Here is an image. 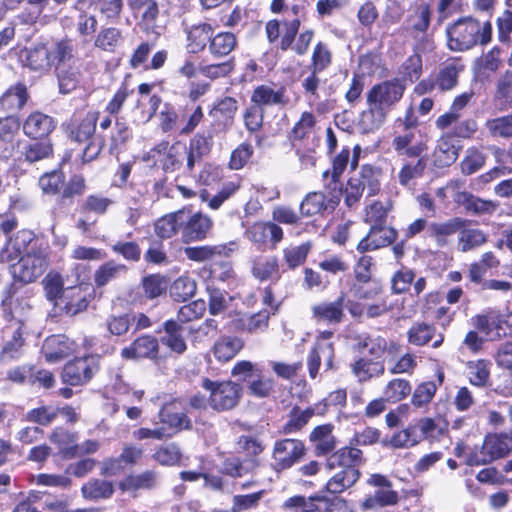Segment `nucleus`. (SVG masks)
<instances>
[{
	"label": "nucleus",
	"mask_w": 512,
	"mask_h": 512,
	"mask_svg": "<svg viewBox=\"0 0 512 512\" xmlns=\"http://www.w3.org/2000/svg\"><path fill=\"white\" fill-rule=\"evenodd\" d=\"M368 108L360 114L359 126L365 133L378 130L386 121L388 111L374 102H367Z\"/></svg>",
	"instance_id": "43"
},
{
	"label": "nucleus",
	"mask_w": 512,
	"mask_h": 512,
	"mask_svg": "<svg viewBox=\"0 0 512 512\" xmlns=\"http://www.w3.org/2000/svg\"><path fill=\"white\" fill-rule=\"evenodd\" d=\"M32 246H36L32 232L23 230L11 237L0 252V261L2 263L12 264L19 260Z\"/></svg>",
	"instance_id": "17"
},
{
	"label": "nucleus",
	"mask_w": 512,
	"mask_h": 512,
	"mask_svg": "<svg viewBox=\"0 0 512 512\" xmlns=\"http://www.w3.org/2000/svg\"><path fill=\"white\" fill-rule=\"evenodd\" d=\"M184 220L185 210H178L165 215L156 221L155 233L163 239L171 238L179 231L182 233V223Z\"/></svg>",
	"instance_id": "46"
},
{
	"label": "nucleus",
	"mask_w": 512,
	"mask_h": 512,
	"mask_svg": "<svg viewBox=\"0 0 512 512\" xmlns=\"http://www.w3.org/2000/svg\"><path fill=\"white\" fill-rule=\"evenodd\" d=\"M164 335L160 342L172 352L181 355L187 350V344L183 336V326L175 320H167L163 323Z\"/></svg>",
	"instance_id": "35"
},
{
	"label": "nucleus",
	"mask_w": 512,
	"mask_h": 512,
	"mask_svg": "<svg viewBox=\"0 0 512 512\" xmlns=\"http://www.w3.org/2000/svg\"><path fill=\"white\" fill-rule=\"evenodd\" d=\"M313 417V412L302 410L295 406L288 414L286 423L281 428V433L285 435L294 434L301 431Z\"/></svg>",
	"instance_id": "60"
},
{
	"label": "nucleus",
	"mask_w": 512,
	"mask_h": 512,
	"mask_svg": "<svg viewBox=\"0 0 512 512\" xmlns=\"http://www.w3.org/2000/svg\"><path fill=\"white\" fill-rule=\"evenodd\" d=\"M364 462L363 453L356 447L345 446L331 453L326 459V468L333 470L341 469H359Z\"/></svg>",
	"instance_id": "23"
},
{
	"label": "nucleus",
	"mask_w": 512,
	"mask_h": 512,
	"mask_svg": "<svg viewBox=\"0 0 512 512\" xmlns=\"http://www.w3.org/2000/svg\"><path fill=\"white\" fill-rule=\"evenodd\" d=\"M213 146V135L208 132L197 133L189 141V146L186 147L187 163L186 169L189 173L194 170L197 163H200L202 158L208 155Z\"/></svg>",
	"instance_id": "24"
},
{
	"label": "nucleus",
	"mask_w": 512,
	"mask_h": 512,
	"mask_svg": "<svg viewBox=\"0 0 512 512\" xmlns=\"http://www.w3.org/2000/svg\"><path fill=\"white\" fill-rule=\"evenodd\" d=\"M128 268L126 265L118 263L114 260H109L96 269L94 272V283L96 287H104L111 281L126 275Z\"/></svg>",
	"instance_id": "47"
},
{
	"label": "nucleus",
	"mask_w": 512,
	"mask_h": 512,
	"mask_svg": "<svg viewBox=\"0 0 512 512\" xmlns=\"http://www.w3.org/2000/svg\"><path fill=\"white\" fill-rule=\"evenodd\" d=\"M159 341L160 340L153 335H141L129 346L121 350V356L125 359H158L160 351Z\"/></svg>",
	"instance_id": "15"
},
{
	"label": "nucleus",
	"mask_w": 512,
	"mask_h": 512,
	"mask_svg": "<svg viewBox=\"0 0 512 512\" xmlns=\"http://www.w3.org/2000/svg\"><path fill=\"white\" fill-rule=\"evenodd\" d=\"M246 237L260 250L265 249L268 243L271 249H275L283 240L284 231L272 221L255 222L247 229Z\"/></svg>",
	"instance_id": "13"
},
{
	"label": "nucleus",
	"mask_w": 512,
	"mask_h": 512,
	"mask_svg": "<svg viewBox=\"0 0 512 512\" xmlns=\"http://www.w3.org/2000/svg\"><path fill=\"white\" fill-rule=\"evenodd\" d=\"M512 451V429L509 432L488 434L481 447L470 449L466 456L469 466L486 465L496 459L503 458Z\"/></svg>",
	"instance_id": "3"
},
{
	"label": "nucleus",
	"mask_w": 512,
	"mask_h": 512,
	"mask_svg": "<svg viewBox=\"0 0 512 512\" xmlns=\"http://www.w3.org/2000/svg\"><path fill=\"white\" fill-rule=\"evenodd\" d=\"M324 361L325 370H334V346L332 342L315 343L308 357V370L311 378H316L321 361Z\"/></svg>",
	"instance_id": "25"
},
{
	"label": "nucleus",
	"mask_w": 512,
	"mask_h": 512,
	"mask_svg": "<svg viewBox=\"0 0 512 512\" xmlns=\"http://www.w3.org/2000/svg\"><path fill=\"white\" fill-rule=\"evenodd\" d=\"M251 274L260 282L277 281L281 277L279 260L274 255H257L251 261Z\"/></svg>",
	"instance_id": "20"
},
{
	"label": "nucleus",
	"mask_w": 512,
	"mask_h": 512,
	"mask_svg": "<svg viewBox=\"0 0 512 512\" xmlns=\"http://www.w3.org/2000/svg\"><path fill=\"white\" fill-rule=\"evenodd\" d=\"M408 342L415 346H424L435 338L433 348H439L444 342V335L436 333V327L425 322H415L407 331Z\"/></svg>",
	"instance_id": "26"
},
{
	"label": "nucleus",
	"mask_w": 512,
	"mask_h": 512,
	"mask_svg": "<svg viewBox=\"0 0 512 512\" xmlns=\"http://www.w3.org/2000/svg\"><path fill=\"white\" fill-rule=\"evenodd\" d=\"M201 387L210 393L209 406L217 411H229L235 408L242 396V387L231 380L213 381L209 378L201 379Z\"/></svg>",
	"instance_id": "4"
},
{
	"label": "nucleus",
	"mask_w": 512,
	"mask_h": 512,
	"mask_svg": "<svg viewBox=\"0 0 512 512\" xmlns=\"http://www.w3.org/2000/svg\"><path fill=\"white\" fill-rule=\"evenodd\" d=\"M156 150L159 153L166 151L164 157L160 160L162 169L165 172H174L179 170L184 159H187L186 147L180 143H175L169 146L168 142H162L156 147Z\"/></svg>",
	"instance_id": "36"
},
{
	"label": "nucleus",
	"mask_w": 512,
	"mask_h": 512,
	"mask_svg": "<svg viewBox=\"0 0 512 512\" xmlns=\"http://www.w3.org/2000/svg\"><path fill=\"white\" fill-rule=\"evenodd\" d=\"M398 231L388 225L370 226L368 233L356 246L360 254L379 250L388 247L396 242Z\"/></svg>",
	"instance_id": "12"
},
{
	"label": "nucleus",
	"mask_w": 512,
	"mask_h": 512,
	"mask_svg": "<svg viewBox=\"0 0 512 512\" xmlns=\"http://www.w3.org/2000/svg\"><path fill=\"white\" fill-rule=\"evenodd\" d=\"M130 8L140 13L141 23L146 30L154 31L160 14L158 0H129Z\"/></svg>",
	"instance_id": "41"
},
{
	"label": "nucleus",
	"mask_w": 512,
	"mask_h": 512,
	"mask_svg": "<svg viewBox=\"0 0 512 512\" xmlns=\"http://www.w3.org/2000/svg\"><path fill=\"white\" fill-rule=\"evenodd\" d=\"M98 118L99 112L89 111L84 115H73L70 121L65 124V131L71 141L86 143L81 154L83 164L95 160L104 146L102 140L94 137Z\"/></svg>",
	"instance_id": "2"
},
{
	"label": "nucleus",
	"mask_w": 512,
	"mask_h": 512,
	"mask_svg": "<svg viewBox=\"0 0 512 512\" xmlns=\"http://www.w3.org/2000/svg\"><path fill=\"white\" fill-rule=\"evenodd\" d=\"M359 469H341L326 483V491L332 494H340L352 487L360 478Z\"/></svg>",
	"instance_id": "48"
},
{
	"label": "nucleus",
	"mask_w": 512,
	"mask_h": 512,
	"mask_svg": "<svg viewBox=\"0 0 512 512\" xmlns=\"http://www.w3.org/2000/svg\"><path fill=\"white\" fill-rule=\"evenodd\" d=\"M238 109L237 99L226 96L214 104L210 115L215 118H222L220 126H222L223 131H227L232 127Z\"/></svg>",
	"instance_id": "42"
},
{
	"label": "nucleus",
	"mask_w": 512,
	"mask_h": 512,
	"mask_svg": "<svg viewBox=\"0 0 512 512\" xmlns=\"http://www.w3.org/2000/svg\"><path fill=\"white\" fill-rule=\"evenodd\" d=\"M325 498L326 496L321 493L308 498L297 495L288 498L284 503V507L296 509L297 512H323Z\"/></svg>",
	"instance_id": "50"
},
{
	"label": "nucleus",
	"mask_w": 512,
	"mask_h": 512,
	"mask_svg": "<svg viewBox=\"0 0 512 512\" xmlns=\"http://www.w3.org/2000/svg\"><path fill=\"white\" fill-rule=\"evenodd\" d=\"M123 40L122 32L116 27L101 28L94 39V46L106 52H114Z\"/></svg>",
	"instance_id": "56"
},
{
	"label": "nucleus",
	"mask_w": 512,
	"mask_h": 512,
	"mask_svg": "<svg viewBox=\"0 0 512 512\" xmlns=\"http://www.w3.org/2000/svg\"><path fill=\"white\" fill-rule=\"evenodd\" d=\"M92 296L93 291L87 285L68 287L56 302V306L66 315L75 316L88 308Z\"/></svg>",
	"instance_id": "11"
},
{
	"label": "nucleus",
	"mask_w": 512,
	"mask_h": 512,
	"mask_svg": "<svg viewBox=\"0 0 512 512\" xmlns=\"http://www.w3.org/2000/svg\"><path fill=\"white\" fill-rule=\"evenodd\" d=\"M406 86L400 79L386 80L374 85L366 95L367 102H374L388 112L398 103L405 92Z\"/></svg>",
	"instance_id": "10"
},
{
	"label": "nucleus",
	"mask_w": 512,
	"mask_h": 512,
	"mask_svg": "<svg viewBox=\"0 0 512 512\" xmlns=\"http://www.w3.org/2000/svg\"><path fill=\"white\" fill-rule=\"evenodd\" d=\"M367 483L377 489L361 502L360 507L363 511L373 510L377 507L394 506L399 502L398 492L393 489L392 482L386 476L372 474Z\"/></svg>",
	"instance_id": "8"
},
{
	"label": "nucleus",
	"mask_w": 512,
	"mask_h": 512,
	"mask_svg": "<svg viewBox=\"0 0 512 512\" xmlns=\"http://www.w3.org/2000/svg\"><path fill=\"white\" fill-rule=\"evenodd\" d=\"M355 348L359 352H367L372 359H379L388 351L389 353L397 352V345L392 343L388 346L386 339L382 336L361 335L357 337Z\"/></svg>",
	"instance_id": "30"
},
{
	"label": "nucleus",
	"mask_w": 512,
	"mask_h": 512,
	"mask_svg": "<svg viewBox=\"0 0 512 512\" xmlns=\"http://www.w3.org/2000/svg\"><path fill=\"white\" fill-rule=\"evenodd\" d=\"M380 174V169L373 165L365 164L360 168L359 172L351 176V178H356L360 181L361 186L365 190L367 189L368 196H374L380 189Z\"/></svg>",
	"instance_id": "58"
},
{
	"label": "nucleus",
	"mask_w": 512,
	"mask_h": 512,
	"mask_svg": "<svg viewBox=\"0 0 512 512\" xmlns=\"http://www.w3.org/2000/svg\"><path fill=\"white\" fill-rule=\"evenodd\" d=\"M159 475L154 470H146L139 474L126 476L119 482L122 492L134 493L139 490H151L158 485Z\"/></svg>",
	"instance_id": "31"
},
{
	"label": "nucleus",
	"mask_w": 512,
	"mask_h": 512,
	"mask_svg": "<svg viewBox=\"0 0 512 512\" xmlns=\"http://www.w3.org/2000/svg\"><path fill=\"white\" fill-rule=\"evenodd\" d=\"M306 453L303 441L294 438H284L274 443L272 450L273 469L277 472L291 468L298 463Z\"/></svg>",
	"instance_id": "9"
},
{
	"label": "nucleus",
	"mask_w": 512,
	"mask_h": 512,
	"mask_svg": "<svg viewBox=\"0 0 512 512\" xmlns=\"http://www.w3.org/2000/svg\"><path fill=\"white\" fill-rule=\"evenodd\" d=\"M49 440L58 446L60 452L67 458H70V449L76 445L78 440L77 433L70 432L63 427H56L49 435Z\"/></svg>",
	"instance_id": "63"
},
{
	"label": "nucleus",
	"mask_w": 512,
	"mask_h": 512,
	"mask_svg": "<svg viewBox=\"0 0 512 512\" xmlns=\"http://www.w3.org/2000/svg\"><path fill=\"white\" fill-rule=\"evenodd\" d=\"M244 340L238 336L222 335L213 344L211 349L217 361L226 363L231 361L244 348Z\"/></svg>",
	"instance_id": "29"
},
{
	"label": "nucleus",
	"mask_w": 512,
	"mask_h": 512,
	"mask_svg": "<svg viewBox=\"0 0 512 512\" xmlns=\"http://www.w3.org/2000/svg\"><path fill=\"white\" fill-rule=\"evenodd\" d=\"M249 395L256 398H268L275 392V381L264 374V369L247 385Z\"/></svg>",
	"instance_id": "61"
},
{
	"label": "nucleus",
	"mask_w": 512,
	"mask_h": 512,
	"mask_svg": "<svg viewBox=\"0 0 512 512\" xmlns=\"http://www.w3.org/2000/svg\"><path fill=\"white\" fill-rule=\"evenodd\" d=\"M290 102L287 88L284 85L262 84L254 88L251 103L264 110L265 107H286Z\"/></svg>",
	"instance_id": "14"
},
{
	"label": "nucleus",
	"mask_w": 512,
	"mask_h": 512,
	"mask_svg": "<svg viewBox=\"0 0 512 512\" xmlns=\"http://www.w3.org/2000/svg\"><path fill=\"white\" fill-rule=\"evenodd\" d=\"M473 96L474 92L472 90L457 95L453 99L449 110L436 119V128L445 130L451 127L453 123H457L462 116V110L469 104Z\"/></svg>",
	"instance_id": "32"
},
{
	"label": "nucleus",
	"mask_w": 512,
	"mask_h": 512,
	"mask_svg": "<svg viewBox=\"0 0 512 512\" xmlns=\"http://www.w3.org/2000/svg\"><path fill=\"white\" fill-rule=\"evenodd\" d=\"M237 37L232 32H219L212 35L208 46L210 54L215 58L228 56L237 46Z\"/></svg>",
	"instance_id": "52"
},
{
	"label": "nucleus",
	"mask_w": 512,
	"mask_h": 512,
	"mask_svg": "<svg viewBox=\"0 0 512 512\" xmlns=\"http://www.w3.org/2000/svg\"><path fill=\"white\" fill-rule=\"evenodd\" d=\"M74 352V342L65 335H51L42 345L41 353L48 363H57Z\"/></svg>",
	"instance_id": "19"
},
{
	"label": "nucleus",
	"mask_w": 512,
	"mask_h": 512,
	"mask_svg": "<svg viewBox=\"0 0 512 512\" xmlns=\"http://www.w3.org/2000/svg\"><path fill=\"white\" fill-rule=\"evenodd\" d=\"M460 147L453 143L452 135L444 134L437 141L433 152V161L437 167H448L456 161Z\"/></svg>",
	"instance_id": "38"
},
{
	"label": "nucleus",
	"mask_w": 512,
	"mask_h": 512,
	"mask_svg": "<svg viewBox=\"0 0 512 512\" xmlns=\"http://www.w3.org/2000/svg\"><path fill=\"white\" fill-rule=\"evenodd\" d=\"M466 223L467 221L460 217H455L442 223L433 222L428 226V233L430 236L435 237L438 243H441L444 242L446 237L454 235L464 228Z\"/></svg>",
	"instance_id": "54"
},
{
	"label": "nucleus",
	"mask_w": 512,
	"mask_h": 512,
	"mask_svg": "<svg viewBox=\"0 0 512 512\" xmlns=\"http://www.w3.org/2000/svg\"><path fill=\"white\" fill-rule=\"evenodd\" d=\"M27 87L23 83L11 86L0 98V109L8 114L22 109L28 100Z\"/></svg>",
	"instance_id": "39"
},
{
	"label": "nucleus",
	"mask_w": 512,
	"mask_h": 512,
	"mask_svg": "<svg viewBox=\"0 0 512 512\" xmlns=\"http://www.w3.org/2000/svg\"><path fill=\"white\" fill-rule=\"evenodd\" d=\"M345 294L341 295L332 302L324 301L312 306V318L316 322H323L331 325H337L343 322L345 318Z\"/></svg>",
	"instance_id": "18"
},
{
	"label": "nucleus",
	"mask_w": 512,
	"mask_h": 512,
	"mask_svg": "<svg viewBox=\"0 0 512 512\" xmlns=\"http://www.w3.org/2000/svg\"><path fill=\"white\" fill-rule=\"evenodd\" d=\"M54 119L42 112H32L23 123L24 134L33 140L45 139L55 129Z\"/></svg>",
	"instance_id": "21"
},
{
	"label": "nucleus",
	"mask_w": 512,
	"mask_h": 512,
	"mask_svg": "<svg viewBox=\"0 0 512 512\" xmlns=\"http://www.w3.org/2000/svg\"><path fill=\"white\" fill-rule=\"evenodd\" d=\"M392 208V203L389 200L385 203L374 201L365 208L364 222L369 224V226L387 225V217Z\"/></svg>",
	"instance_id": "55"
},
{
	"label": "nucleus",
	"mask_w": 512,
	"mask_h": 512,
	"mask_svg": "<svg viewBox=\"0 0 512 512\" xmlns=\"http://www.w3.org/2000/svg\"><path fill=\"white\" fill-rule=\"evenodd\" d=\"M430 21L431 10L429 5L424 1L416 3L413 11L406 19L407 28L415 33V38L418 34H422L421 40L424 44V48H429L431 46L430 40L425 36V33L430 26Z\"/></svg>",
	"instance_id": "22"
},
{
	"label": "nucleus",
	"mask_w": 512,
	"mask_h": 512,
	"mask_svg": "<svg viewBox=\"0 0 512 512\" xmlns=\"http://www.w3.org/2000/svg\"><path fill=\"white\" fill-rule=\"evenodd\" d=\"M464 70V65L459 59L452 58L443 62L434 75L438 83V89L442 92L451 91L458 85L459 74Z\"/></svg>",
	"instance_id": "27"
},
{
	"label": "nucleus",
	"mask_w": 512,
	"mask_h": 512,
	"mask_svg": "<svg viewBox=\"0 0 512 512\" xmlns=\"http://www.w3.org/2000/svg\"><path fill=\"white\" fill-rule=\"evenodd\" d=\"M100 369V357L88 355L67 362L61 372V380L70 386H82L90 382Z\"/></svg>",
	"instance_id": "6"
},
{
	"label": "nucleus",
	"mask_w": 512,
	"mask_h": 512,
	"mask_svg": "<svg viewBox=\"0 0 512 512\" xmlns=\"http://www.w3.org/2000/svg\"><path fill=\"white\" fill-rule=\"evenodd\" d=\"M447 45L452 51H466L477 44L486 45L492 37L489 21L481 23L472 18H460L446 28Z\"/></svg>",
	"instance_id": "1"
},
{
	"label": "nucleus",
	"mask_w": 512,
	"mask_h": 512,
	"mask_svg": "<svg viewBox=\"0 0 512 512\" xmlns=\"http://www.w3.org/2000/svg\"><path fill=\"white\" fill-rule=\"evenodd\" d=\"M50 47L45 44H38L28 50L26 55L27 66L34 71L45 72L52 66L50 58Z\"/></svg>",
	"instance_id": "53"
},
{
	"label": "nucleus",
	"mask_w": 512,
	"mask_h": 512,
	"mask_svg": "<svg viewBox=\"0 0 512 512\" xmlns=\"http://www.w3.org/2000/svg\"><path fill=\"white\" fill-rule=\"evenodd\" d=\"M259 465L255 458H240L236 455H229L224 458L219 471L232 478H240L252 473Z\"/></svg>",
	"instance_id": "33"
},
{
	"label": "nucleus",
	"mask_w": 512,
	"mask_h": 512,
	"mask_svg": "<svg viewBox=\"0 0 512 512\" xmlns=\"http://www.w3.org/2000/svg\"><path fill=\"white\" fill-rule=\"evenodd\" d=\"M159 419L165 425L164 427L169 429V432H173V435L181 430L190 429L192 426L186 413L178 411L177 402L165 404L159 412Z\"/></svg>",
	"instance_id": "28"
},
{
	"label": "nucleus",
	"mask_w": 512,
	"mask_h": 512,
	"mask_svg": "<svg viewBox=\"0 0 512 512\" xmlns=\"http://www.w3.org/2000/svg\"><path fill=\"white\" fill-rule=\"evenodd\" d=\"M53 155V145L50 140L27 142L23 145L21 156L28 163H36Z\"/></svg>",
	"instance_id": "51"
},
{
	"label": "nucleus",
	"mask_w": 512,
	"mask_h": 512,
	"mask_svg": "<svg viewBox=\"0 0 512 512\" xmlns=\"http://www.w3.org/2000/svg\"><path fill=\"white\" fill-rule=\"evenodd\" d=\"M351 372L359 382L380 377L385 372L384 363L372 358L359 357L351 365Z\"/></svg>",
	"instance_id": "37"
},
{
	"label": "nucleus",
	"mask_w": 512,
	"mask_h": 512,
	"mask_svg": "<svg viewBox=\"0 0 512 512\" xmlns=\"http://www.w3.org/2000/svg\"><path fill=\"white\" fill-rule=\"evenodd\" d=\"M47 258L44 251L32 246L24 256L10 265V273L14 280L28 284L39 278L47 268Z\"/></svg>",
	"instance_id": "5"
},
{
	"label": "nucleus",
	"mask_w": 512,
	"mask_h": 512,
	"mask_svg": "<svg viewBox=\"0 0 512 512\" xmlns=\"http://www.w3.org/2000/svg\"><path fill=\"white\" fill-rule=\"evenodd\" d=\"M457 202L473 215H491L499 206L497 202L484 200L467 192L460 193Z\"/></svg>",
	"instance_id": "45"
},
{
	"label": "nucleus",
	"mask_w": 512,
	"mask_h": 512,
	"mask_svg": "<svg viewBox=\"0 0 512 512\" xmlns=\"http://www.w3.org/2000/svg\"><path fill=\"white\" fill-rule=\"evenodd\" d=\"M213 226L211 218L201 212L189 214L185 211L182 223V238L185 243L205 239Z\"/></svg>",
	"instance_id": "16"
},
{
	"label": "nucleus",
	"mask_w": 512,
	"mask_h": 512,
	"mask_svg": "<svg viewBox=\"0 0 512 512\" xmlns=\"http://www.w3.org/2000/svg\"><path fill=\"white\" fill-rule=\"evenodd\" d=\"M235 243L219 244L214 246H196L185 248V255L193 261H206L215 256H228L234 250Z\"/></svg>",
	"instance_id": "44"
},
{
	"label": "nucleus",
	"mask_w": 512,
	"mask_h": 512,
	"mask_svg": "<svg viewBox=\"0 0 512 512\" xmlns=\"http://www.w3.org/2000/svg\"><path fill=\"white\" fill-rule=\"evenodd\" d=\"M342 191L334 186L325 184L324 192H310L300 204V214L304 217H311L324 212H333L340 203Z\"/></svg>",
	"instance_id": "7"
},
{
	"label": "nucleus",
	"mask_w": 512,
	"mask_h": 512,
	"mask_svg": "<svg viewBox=\"0 0 512 512\" xmlns=\"http://www.w3.org/2000/svg\"><path fill=\"white\" fill-rule=\"evenodd\" d=\"M491 363L488 360L479 359L467 363L469 382L477 387H485L490 381Z\"/></svg>",
	"instance_id": "57"
},
{
	"label": "nucleus",
	"mask_w": 512,
	"mask_h": 512,
	"mask_svg": "<svg viewBox=\"0 0 512 512\" xmlns=\"http://www.w3.org/2000/svg\"><path fill=\"white\" fill-rule=\"evenodd\" d=\"M500 317L494 311H488L471 318V323L477 331L486 338L492 339V333L500 328Z\"/></svg>",
	"instance_id": "62"
},
{
	"label": "nucleus",
	"mask_w": 512,
	"mask_h": 512,
	"mask_svg": "<svg viewBox=\"0 0 512 512\" xmlns=\"http://www.w3.org/2000/svg\"><path fill=\"white\" fill-rule=\"evenodd\" d=\"M39 505L41 510L30 502H21L13 512H82L81 510L71 511L65 499L50 495L44 496Z\"/></svg>",
	"instance_id": "40"
},
{
	"label": "nucleus",
	"mask_w": 512,
	"mask_h": 512,
	"mask_svg": "<svg viewBox=\"0 0 512 512\" xmlns=\"http://www.w3.org/2000/svg\"><path fill=\"white\" fill-rule=\"evenodd\" d=\"M332 58L329 46L319 41L313 48L309 69L314 72H323L332 64Z\"/></svg>",
	"instance_id": "64"
},
{
	"label": "nucleus",
	"mask_w": 512,
	"mask_h": 512,
	"mask_svg": "<svg viewBox=\"0 0 512 512\" xmlns=\"http://www.w3.org/2000/svg\"><path fill=\"white\" fill-rule=\"evenodd\" d=\"M214 33L213 27L208 23L194 25L188 31V48L192 53L203 51L207 44L210 45Z\"/></svg>",
	"instance_id": "49"
},
{
	"label": "nucleus",
	"mask_w": 512,
	"mask_h": 512,
	"mask_svg": "<svg viewBox=\"0 0 512 512\" xmlns=\"http://www.w3.org/2000/svg\"><path fill=\"white\" fill-rule=\"evenodd\" d=\"M312 248L310 242H305L296 246H288L283 249V260L288 269L294 270L302 266L308 257Z\"/></svg>",
	"instance_id": "59"
},
{
	"label": "nucleus",
	"mask_w": 512,
	"mask_h": 512,
	"mask_svg": "<svg viewBox=\"0 0 512 512\" xmlns=\"http://www.w3.org/2000/svg\"><path fill=\"white\" fill-rule=\"evenodd\" d=\"M114 493V483L105 479L91 478L81 487L83 498L93 502L108 500Z\"/></svg>",
	"instance_id": "34"
}]
</instances>
